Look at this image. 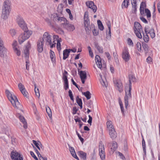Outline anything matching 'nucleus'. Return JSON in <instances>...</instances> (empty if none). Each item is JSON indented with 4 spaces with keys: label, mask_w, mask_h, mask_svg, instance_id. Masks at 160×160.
Segmentation results:
<instances>
[{
    "label": "nucleus",
    "mask_w": 160,
    "mask_h": 160,
    "mask_svg": "<svg viewBox=\"0 0 160 160\" xmlns=\"http://www.w3.org/2000/svg\"><path fill=\"white\" fill-rule=\"evenodd\" d=\"M58 19V22L61 23L62 25H63V23H64L67 21L66 18L62 17H59Z\"/></svg>",
    "instance_id": "39"
},
{
    "label": "nucleus",
    "mask_w": 160,
    "mask_h": 160,
    "mask_svg": "<svg viewBox=\"0 0 160 160\" xmlns=\"http://www.w3.org/2000/svg\"><path fill=\"white\" fill-rule=\"evenodd\" d=\"M98 24L99 28L100 30L102 31L104 29V27L100 20H98L97 21Z\"/></svg>",
    "instance_id": "40"
},
{
    "label": "nucleus",
    "mask_w": 160,
    "mask_h": 160,
    "mask_svg": "<svg viewBox=\"0 0 160 160\" xmlns=\"http://www.w3.org/2000/svg\"><path fill=\"white\" fill-rule=\"evenodd\" d=\"M76 102L78 105L80 107L81 109L82 108V99L79 98L78 96H77L76 97Z\"/></svg>",
    "instance_id": "33"
},
{
    "label": "nucleus",
    "mask_w": 160,
    "mask_h": 160,
    "mask_svg": "<svg viewBox=\"0 0 160 160\" xmlns=\"http://www.w3.org/2000/svg\"><path fill=\"white\" fill-rule=\"evenodd\" d=\"M50 55L52 61H54L55 60V55L54 52L51 50H50Z\"/></svg>",
    "instance_id": "41"
},
{
    "label": "nucleus",
    "mask_w": 160,
    "mask_h": 160,
    "mask_svg": "<svg viewBox=\"0 0 160 160\" xmlns=\"http://www.w3.org/2000/svg\"><path fill=\"white\" fill-rule=\"evenodd\" d=\"M94 45L95 48L97 49V50L100 53H103V49L102 47H101L100 46H99L98 44L96 42H95Z\"/></svg>",
    "instance_id": "32"
},
{
    "label": "nucleus",
    "mask_w": 160,
    "mask_h": 160,
    "mask_svg": "<svg viewBox=\"0 0 160 160\" xmlns=\"http://www.w3.org/2000/svg\"><path fill=\"white\" fill-rule=\"evenodd\" d=\"M131 3L132 6V12L135 13L137 11V1L136 0H132L131 1Z\"/></svg>",
    "instance_id": "26"
},
{
    "label": "nucleus",
    "mask_w": 160,
    "mask_h": 160,
    "mask_svg": "<svg viewBox=\"0 0 160 160\" xmlns=\"http://www.w3.org/2000/svg\"><path fill=\"white\" fill-rule=\"evenodd\" d=\"M40 38L42 40L46 45L49 46L51 48L55 47L56 42L53 39V41H52L51 36L48 32H44L42 37Z\"/></svg>",
    "instance_id": "2"
},
{
    "label": "nucleus",
    "mask_w": 160,
    "mask_h": 160,
    "mask_svg": "<svg viewBox=\"0 0 160 160\" xmlns=\"http://www.w3.org/2000/svg\"><path fill=\"white\" fill-rule=\"evenodd\" d=\"M136 46L139 52L141 51V45L140 42H138L136 45Z\"/></svg>",
    "instance_id": "50"
},
{
    "label": "nucleus",
    "mask_w": 160,
    "mask_h": 160,
    "mask_svg": "<svg viewBox=\"0 0 160 160\" xmlns=\"http://www.w3.org/2000/svg\"><path fill=\"white\" fill-rule=\"evenodd\" d=\"M18 89L20 91L25 89L24 86L21 83H19L18 85Z\"/></svg>",
    "instance_id": "51"
},
{
    "label": "nucleus",
    "mask_w": 160,
    "mask_h": 160,
    "mask_svg": "<svg viewBox=\"0 0 160 160\" xmlns=\"http://www.w3.org/2000/svg\"><path fill=\"white\" fill-rule=\"evenodd\" d=\"M12 46L14 52L18 56L21 55V52L19 47L18 46V43L16 41H13L12 43Z\"/></svg>",
    "instance_id": "15"
},
{
    "label": "nucleus",
    "mask_w": 160,
    "mask_h": 160,
    "mask_svg": "<svg viewBox=\"0 0 160 160\" xmlns=\"http://www.w3.org/2000/svg\"><path fill=\"white\" fill-rule=\"evenodd\" d=\"M92 32L93 35L94 36H97L98 34V31L97 30H96L95 29H94L92 31Z\"/></svg>",
    "instance_id": "63"
},
{
    "label": "nucleus",
    "mask_w": 160,
    "mask_h": 160,
    "mask_svg": "<svg viewBox=\"0 0 160 160\" xmlns=\"http://www.w3.org/2000/svg\"><path fill=\"white\" fill-rule=\"evenodd\" d=\"M134 32L136 36L139 38H142L141 32H143L142 26L139 23L137 22H135L134 24Z\"/></svg>",
    "instance_id": "7"
},
{
    "label": "nucleus",
    "mask_w": 160,
    "mask_h": 160,
    "mask_svg": "<svg viewBox=\"0 0 160 160\" xmlns=\"http://www.w3.org/2000/svg\"><path fill=\"white\" fill-rule=\"evenodd\" d=\"M122 57L125 62H128L130 58V56L129 54L128 49L127 48L125 47L123 50Z\"/></svg>",
    "instance_id": "11"
},
{
    "label": "nucleus",
    "mask_w": 160,
    "mask_h": 160,
    "mask_svg": "<svg viewBox=\"0 0 160 160\" xmlns=\"http://www.w3.org/2000/svg\"><path fill=\"white\" fill-rule=\"evenodd\" d=\"M110 137L112 139H115L117 137V133L115 129L108 130Z\"/></svg>",
    "instance_id": "22"
},
{
    "label": "nucleus",
    "mask_w": 160,
    "mask_h": 160,
    "mask_svg": "<svg viewBox=\"0 0 160 160\" xmlns=\"http://www.w3.org/2000/svg\"><path fill=\"white\" fill-rule=\"evenodd\" d=\"M20 91L24 97H26L27 98H28V93L26 91L25 88Z\"/></svg>",
    "instance_id": "44"
},
{
    "label": "nucleus",
    "mask_w": 160,
    "mask_h": 160,
    "mask_svg": "<svg viewBox=\"0 0 160 160\" xmlns=\"http://www.w3.org/2000/svg\"><path fill=\"white\" fill-rule=\"evenodd\" d=\"M88 117L89 118V120L88 121V122L90 124V125H91L92 122V118L90 115L88 116Z\"/></svg>",
    "instance_id": "59"
},
{
    "label": "nucleus",
    "mask_w": 160,
    "mask_h": 160,
    "mask_svg": "<svg viewBox=\"0 0 160 160\" xmlns=\"http://www.w3.org/2000/svg\"><path fill=\"white\" fill-rule=\"evenodd\" d=\"M146 33H143V39L145 42H148L149 38L148 35Z\"/></svg>",
    "instance_id": "43"
},
{
    "label": "nucleus",
    "mask_w": 160,
    "mask_h": 160,
    "mask_svg": "<svg viewBox=\"0 0 160 160\" xmlns=\"http://www.w3.org/2000/svg\"><path fill=\"white\" fill-rule=\"evenodd\" d=\"M113 56L115 62L117 63H118L119 62V60L118 58V55L117 53H113Z\"/></svg>",
    "instance_id": "52"
},
{
    "label": "nucleus",
    "mask_w": 160,
    "mask_h": 160,
    "mask_svg": "<svg viewBox=\"0 0 160 160\" xmlns=\"http://www.w3.org/2000/svg\"><path fill=\"white\" fill-rule=\"evenodd\" d=\"M86 5L88 7L91 8L94 12H96L97 8L96 6L94 4V3L92 1H88L87 2H86Z\"/></svg>",
    "instance_id": "17"
},
{
    "label": "nucleus",
    "mask_w": 160,
    "mask_h": 160,
    "mask_svg": "<svg viewBox=\"0 0 160 160\" xmlns=\"http://www.w3.org/2000/svg\"><path fill=\"white\" fill-rule=\"evenodd\" d=\"M79 75L80 77L82 83H84L85 82L87 79V72L85 71H81L79 72Z\"/></svg>",
    "instance_id": "18"
},
{
    "label": "nucleus",
    "mask_w": 160,
    "mask_h": 160,
    "mask_svg": "<svg viewBox=\"0 0 160 160\" xmlns=\"http://www.w3.org/2000/svg\"><path fill=\"white\" fill-rule=\"evenodd\" d=\"M106 124L107 129L108 131L115 129L113 123L110 120L108 121Z\"/></svg>",
    "instance_id": "24"
},
{
    "label": "nucleus",
    "mask_w": 160,
    "mask_h": 160,
    "mask_svg": "<svg viewBox=\"0 0 160 160\" xmlns=\"http://www.w3.org/2000/svg\"><path fill=\"white\" fill-rule=\"evenodd\" d=\"M69 149L70 152L72 156L77 160H79V158L77 156L76 153L75 152L74 148L72 147H70V148Z\"/></svg>",
    "instance_id": "31"
},
{
    "label": "nucleus",
    "mask_w": 160,
    "mask_h": 160,
    "mask_svg": "<svg viewBox=\"0 0 160 160\" xmlns=\"http://www.w3.org/2000/svg\"><path fill=\"white\" fill-rule=\"evenodd\" d=\"M44 43L42 40L40 38L37 42V49L39 52H42L43 50Z\"/></svg>",
    "instance_id": "16"
},
{
    "label": "nucleus",
    "mask_w": 160,
    "mask_h": 160,
    "mask_svg": "<svg viewBox=\"0 0 160 160\" xmlns=\"http://www.w3.org/2000/svg\"><path fill=\"white\" fill-rule=\"evenodd\" d=\"M145 32L147 34H149L152 38L155 36V33L154 29L151 27L146 26L145 28Z\"/></svg>",
    "instance_id": "12"
},
{
    "label": "nucleus",
    "mask_w": 160,
    "mask_h": 160,
    "mask_svg": "<svg viewBox=\"0 0 160 160\" xmlns=\"http://www.w3.org/2000/svg\"><path fill=\"white\" fill-rule=\"evenodd\" d=\"M84 22L85 30L87 32H89L91 28L90 26V21L88 18V12H85L84 17Z\"/></svg>",
    "instance_id": "8"
},
{
    "label": "nucleus",
    "mask_w": 160,
    "mask_h": 160,
    "mask_svg": "<svg viewBox=\"0 0 160 160\" xmlns=\"http://www.w3.org/2000/svg\"><path fill=\"white\" fill-rule=\"evenodd\" d=\"M79 155L83 160H85L86 159V153L82 151L79 152Z\"/></svg>",
    "instance_id": "34"
},
{
    "label": "nucleus",
    "mask_w": 160,
    "mask_h": 160,
    "mask_svg": "<svg viewBox=\"0 0 160 160\" xmlns=\"http://www.w3.org/2000/svg\"><path fill=\"white\" fill-rule=\"evenodd\" d=\"M140 19L144 23H148L147 21L143 17H141L140 18Z\"/></svg>",
    "instance_id": "58"
},
{
    "label": "nucleus",
    "mask_w": 160,
    "mask_h": 160,
    "mask_svg": "<svg viewBox=\"0 0 160 160\" xmlns=\"http://www.w3.org/2000/svg\"><path fill=\"white\" fill-rule=\"evenodd\" d=\"M70 52V51L68 49H66L63 51V59L65 60L68 58Z\"/></svg>",
    "instance_id": "30"
},
{
    "label": "nucleus",
    "mask_w": 160,
    "mask_h": 160,
    "mask_svg": "<svg viewBox=\"0 0 160 160\" xmlns=\"http://www.w3.org/2000/svg\"><path fill=\"white\" fill-rule=\"evenodd\" d=\"M32 142L33 144L39 150H40L41 149H43L42 147V145L40 142H37L34 140H33Z\"/></svg>",
    "instance_id": "29"
},
{
    "label": "nucleus",
    "mask_w": 160,
    "mask_h": 160,
    "mask_svg": "<svg viewBox=\"0 0 160 160\" xmlns=\"http://www.w3.org/2000/svg\"><path fill=\"white\" fill-rule=\"evenodd\" d=\"M96 63L97 66H98V67L100 69H101L102 68V64L101 62H98L97 63Z\"/></svg>",
    "instance_id": "61"
},
{
    "label": "nucleus",
    "mask_w": 160,
    "mask_h": 160,
    "mask_svg": "<svg viewBox=\"0 0 160 160\" xmlns=\"http://www.w3.org/2000/svg\"><path fill=\"white\" fill-rule=\"evenodd\" d=\"M132 88L130 85L128 87L125 88V91L126 92V95L124 97V103L126 109H127L128 106V99L131 98V91Z\"/></svg>",
    "instance_id": "6"
},
{
    "label": "nucleus",
    "mask_w": 160,
    "mask_h": 160,
    "mask_svg": "<svg viewBox=\"0 0 160 160\" xmlns=\"http://www.w3.org/2000/svg\"><path fill=\"white\" fill-rule=\"evenodd\" d=\"M118 146L117 142L115 141L112 142L111 149L112 151L114 152L115 151L117 148Z\"/></svg>",
    "instance_id": "36"
},
{
    "label": "nucleus",
    "mask_w": 160,
    "mask_h": 160,
    "mask_svg": "<svg viewBox=\"0 0 160 160\" xmlns=\"http://www.w3.org/2000/svg\"><path fill=\"white\" fill-rule=\"evenodd\" d=\"M34 90L36 93V95L38 97V98H39L40 97V95L38 89V88H37V86L36 84L34 85Z\"/></svg>",
    "instance_id": "46"
},
{
    "label": "nucleus",
    "mask_w": 160,
    "mask_h": 160,
    "mask_svg": "<svg viewBox=\"0 0 160 160\" xmlns=\"http://www.w3.org/2000/svg\"><path fill=\"white\" fill-rule=\"evenodd\" d=\"M19 118L20 121L23 124V127L25 129H26L27 128L28 125L27 122L24 117L21 115L19 116Z\"/></svg>",
    "instance_id": "25"
},
{
    "label": "nucleus",
    "mask_w": 160,
    "mask_h": 160,
    "mask_svg": "<svg viewBox=\"0 0 160 160\" xmlns=\"http://www.w3.org/2000/svg\"><path fill=\"white\" fill-rule=\"evenodd\" d=\"M11 156L12 160H23L20 154L15 151H12V152Z\"/></svg>",
    "instance_id": "13"
},
{
    "label": "nucleus",
    "mask_w": 160,
    "mask_h": 160,
    "mask_svg": "<svg viewBox=\"0 0 160 160\" xmlns=\"http://www.w3.org/2000/svg\"><path fill=\"white\" fill-rule=\"evenodd\" d=\"M144 14H141L143 16H146L147 18L149 20V19L151 17V14L150 11L147 8L145 9L144 11Z\"/></svg>",
    "instance_id": "23"
},
{
    "label": "nucleus",
    "mask_w": 160,
    "mask_h": 160,
    "mask_svg": "<svg viewBox=\"0 0 160 160\" xmlns=\"http://www.w3.org/2000/svg\"><path fill=\"white\" fill-rule=\"evenodd\" d=\"M23 30L24 31V32L21 33L18 37V42L20 44L29 38L32 34V31L29 30L27 28V29Z\"/></svg>",
    "instance_id": "4"
},
{
    "label": "nucleus",
    "mask_w": 160,
    "mask_h": 160,
    "mask_svg": "<svg viewBox=\"0 0 160 160\" xmlns=\"http://www.w3.org/2000/svg\"><path fill=\"white\" fill-rule=\"evenodd\" d=\"M53 39L54 41H57V48L58 51L59 52L61 50L60 42L62 41V39L61 38H59V37L57 35H54L53 36Z\"/></svg>",
    "instance_id": "14"
},
{
    "label": "nucleus",
    "mask_w": 160,
    "mask_h": 160,
    "mask_svg": "<svg viewBox=\"0 0 160 160\" xmlns=\"http://www.w3.org/2000/svg\"><path fill=\"white\" fill-rule=\"evenodd\" d=\"M95 61L96 63L101 62V58L99 56L96 55L95 57Z\"/></svg>",
    "instance_id": "56"
},
{
    "label": "nucleus",
    "mask_w": 160,
    "mask_h": 160,
    "mask_svg": "<svg viewBox=\"0 0 160 160\" xmlns=\"http://www.w3.org/2000/svg\"><path fill=\"white\" fill-rule=\"evenodd\" d=\"M142 47L144 50L145 53H147L148 52V45L145 43H144L142 44Z\"/></svg>",
    "instance_id": "38"
},
{
    "label": "nucleus",
    "mask_w": 160,
    "mask_h": 160,
    "mask_svg": "<svg viewBox=\"0 0 160 160\" xmlns=\"http://www.w3.org/2000/svg\"><path fill=\"white\" fill-rule=\"evenodd\" d=\"M28 45L25 48V49L24 50V57L26 59H28L29 58V53L28 48H30V46L29 42H28Z\"/></svg>",
    "instance_id": "21"
},
{
    "label": "nucleus",
    "mask_w": 160,
    "mask_h": 160,
    "mask_svg": "<svg viewBox=\"0 0 160 160\" xmlns=\"http://www.w3.org/2000/svg\"><path fill=\"white\" fill-rule=\"evenodd\" d=\"M17 22L18 26L22 29H27V26L23 19L21 16H18L16 19Z\"/></svg>",
    "instance_id": "9"
},
{
    "label": "nucleus",
    "mask_w": 160,
    "mask_h": 160,
    "mask_svg": "<svg viewBox=\"0 0 160 160\" xmlns=\"http://www.w3.org/2000/svg\"><path fill=\"white\" fill-rule=\"evenodd\" d=\"M47 112L50 118H52V114L51 110L48 106H46V107Z\"/></svg>",
    "instance_id": "37"
},
{
    "label": "nucleus",
    "mask_w": 160,
    "mask_h": 160,
    "mask_svg": "<svg viewBox=\"0 0 160 160\" xmlns=\"http://www.w3.org/2000/svg\"><path fill=\"white\" fill-rule=\"evenodd\" d=\"M142 137H143L142 135ZM142 148L143 149L144 151V152L145 154L146 153V149H145V141L144 140V139L143 138H142Z\"/></svg>",
    "instance_id": "47"
},
{
    "label": "nucleus",
    "mask_w": 160,
    "mask_h": 160,
    "mask_svg": "<svg viewBox=\"0 0 160 160\" xmlns=\"http://www.w3.org/2000/svg\"><path fill=\"white\" fill-rule=\"evenodd\" d=\"M26 69L27 70H29V62L27 60L26 61Z\"/></svg>",
    "instance_id": "62"
},
{
    "label": "nucleus",
    "mask_w": 160,
    "mask_h": 160,
    "mask_svg": "<svg viewBox=\"0 0 160 160\" xmlns=\"http://www.w3.org/2000/svg\"><path fill=\"white\" fill-rule=\"evenodd\" d=\"M7 96L11 103L12 105L15 108L19 109L21 107V105L19 102L18 100L12 92H11L8 90L6 91Z\"/></svg>",
    "instance_id": "1"
},
{
    "label": "nucleus",
    "mask_w": 160,
    "mask_h": 160,
    "mask_svg": "<svg viewBox=\"0 0 160 160\" xmlns=\"http://www.w3.org/2000/svg\"><path fill=\"white\" fill-rule=\"evenodd\" d=\"M99 76L101 78L100 81L101 84L103 87L106 88L108 85V83L106 78L104 76L102 77L101 74L99 75Z\"/></svg>",
    "instance_id": "20"
},
{
    "label": "nucleus",
    "mask_w": 160,
    "mask_h": 160,
    "mask_svg": "<svg viewBox=\"0 0 160 160\" xmlns=\"http://www.w3.org/2000/svg\"><path fill=\"white\" fill-rule=\"evenodd\" d=\"M128 44L129 46H133V43L132 40L130 38L127 39Z\"/></svg>",
    "instance_id": "54"
},
{
    "label": "nucleus",
    "mask_w": 160,
    "mask_h": 160,
    "mask_svg": "<svg viewBox=\"0 0 160 160\" xmlns=\"http://www.w3.org/2000/svg\"><path fill=\"white\" fill-rule=\"evenodd\" d=\"M129 1V0H124L122 4V7L127 8L128 7Z\"/></svg>",
    "instance_id": "42"
},
{
    "label": "nucleus",
    "mask_w": 160,
    "mask_h": 160,
    "mask_svg": "<svg viewBox=\"0 0 160 160\" xmlns=\"http://www.w3.org/2000/svg\"><path fill=\"white\" fill-rule=\"evenodd\" d=\"M7 51L4 46V42L2 38L0 37V56L2 58V62L3 63H6L8 58L7 55Z\"/></svg>",
    "instance_id": "5"
},
{
    "label": "nucleus",
    "mask_w": 160,
    "mask_h": 160,
    "mask_svg": "<svg viewBox=\"0 0 160 160\" xmlns=\"http://www.w3.org/2000/svg\"><path fill=\"white\" fill-rule=\"evenodd\" d=\"M10 12V2L9 0H5L2 7V18L5 20L8 18Z\"/></svg>",
    "instance_id": "3"
},
{
    "label": "nucleus",
    "mask_w": 160,
    "mask_h": 160,
    "mask_svg": "<svg viewBox=\"0 0 160 160\" xmlns=\"http://www.w3.org/2000/svg\"><path fill=\"white\" fill-rule=\"evenodd\" d=\"M71 25V24H69L67 21L64 23H63L62 25L64 28H66L68 30V28L70 27V25Z\"/></svg>",
    "instance_id": "45"
},
{
    "label": "nucleus",
    "mask_w": 160,
    "mask_h": 160,
    "mask_svg": "<svg viewBox=\"0 0 160 160\" xmlns=\"http://www.w3.org/2000/svg\"><path fill=\"white\" fill-rule=\"evenodd\" d=\"M119 103L120 104V108L121 109V111L122 114L124 115V108L123 106V104L122 101L121 100L119 101Z\"/></svg>",
    "instance_id": "48"
},
{
    "label": "nucleus",
    "mask_w": 160,
    "mask_h": 160,
    "mask_svg": "<svg viewBox=\"0 0 160 160\" xmlns=\"http://www.w3.org/2000/svg\"><path fill=\"white\" fill-rule=\"evenodd\" d=\"M146 60H147V62L148 63H149L150 62H151L152 61V59L151 57L149 56L147 58Z\"/></svg>",
    "instance_id": "64"
},
{
    "label": "nucleus",
    "mask_w": 160,
    "mask_h": 160,
    "mask_svg": "<svg viewBox=\"0 0 160 160\" xmlns=\"http://www.w3.org/2000/svg\"><path fill=\"white\" fill-rule=\"evenodd\" d=\"M9 33L12 37L15 36L16 34V30L14 29H11L10 30Z\"/></svg>",
    "instance_id": "49"
},
{
    "label": "nucleus",
    "mask_w": 160,
    "mask_h": 160,
    "mask_svg": "<svg viewBox=\"0 0 160 160\" xmlns=\"http://www.w3.org/2000/svg\"><path fill=\"white\" fill-rule=\"evenodd\" d=\"M82 94L85 96L87 100L91 98V94L88 91H87L85 92H82Z\"/></svg>",
    "instance_id": "35"
},
{
    "label": "nucleus",
    "mask_w": 160,
    "mask_h": 160,
    "mask_svg": "<svg viewBox=\"0 0 160 160\" xmlns=\"http://www.w3.org/2000/svg\"><path fill=\"white\" fill-rule=\"evenodd\" d=\"M115 86L116 89L120 92H122L123 90V86L122 83L120 81H117L115 83Z\"/></svg>",
    "instance_id": "19"
},
{
    "label": "nucleus",
    "mask_w": 160,
    "mask_h": 160,
    "mask_svg": "<svg viewBox=\"0 0 160 160\" xmlns=\"http://www.w3.org/2000/svg\"><path fill=\"white\" fill-rule=\"evenodd\" d=\"M88 48L89 51V54L91 58H93V53L92 51V49L90 46H89L88 47Z\"/></svg>",
    "instance_id": "53"
},
{
    "label": "nucleus",
    "mask_w": 160,
    "mask_h": 160,
    "mask_svg": "<svg viewBox=\"0 0 160 160\" xmlns=\"http://www.w3.org/2000/svg\"><path fill=\"white\" fill-rule=\"evenodd\" d=\"M69 96L70 97L71 99L73 101L74 99L73 98V96L72 93V92L71 90H69L68 91Z\"/></svg>",
    "instance_id": "55"
},
{
    "label": "nucleus",
    "mask_w": 160,
    "mask_h": 160,
    "mask_svg": "<svg viewBox=\"0 0 160 160\" xmlns=\"http://www.w3.org/2000/svg\"><path fill=\"white\" fill-rule=\"evenodd\" d=\"M146 7V5L145 2H142L140 5V11L141 14H144V11L145 10V8Z\"/></svg>",
    "instance_id": "27"
},
{
    "label": "nucleus",
    "mask_w": 160,
    "mask_h": 160,
    "mask_svg": "<svg viewBox=\"0 0 160 160\" xmlns=\"http://www.w3.org/2000/svg\"><path fill=\"white\" fill-rule=\"evenodd\" d=\"M30 154H31V155L32 156V157H33L35 160H38V158L34 154L33 152H32V151H31L30 152Z\"/></svg>",
    "instance_id": "57"
},
{
    "label": "nucleus",
    "mask_w": 160,
    "mask_h": 160,
    "mask_svg": "<svg viewBox=\"0 0 160 160\" xmlns=\"http://www.w3.org/2000/svg\"><path fill=\"white\" fill-rule=\"evenodd\" d=\"M99 155L102 160H105V155L104 145L102 142H100L99 144Z\"/></svg>",
    "instance_id": "10"
},
{
    "label": "nucleus",
    "mask_w": 160,
    "mask_h": 160,
    "mask_svg": "<svg viewBox=\"0 0 160 160\" xmlns=\"http://www.w3.org/2000/svg\"><path fill=\"white\" fill-rule=\"evenodd\" d=\"M75 28L73 25L71 24L70 25V27L68 28V30H69L70 31H73V30L75 29Z\"/></svg>",
    "instance_id": "60"
},
{
    "label": "nucleus",
    "mask_w": 160,
    "mask_h": 160,
    "mask_svg": "<svg viewBox=\"0 0 160 160\" xmlns=\"http://www.w3.org/2000/svg\"><path fill=\"white\" fill-rule=\"evenodd\" d=\"M129 85L128 87L130 86V85L131 86V82H134L136 81V79L135 76L132 74L130 75L129 76Z\"/></svg>",
    "instance_id": "28"
}]
</instances>
